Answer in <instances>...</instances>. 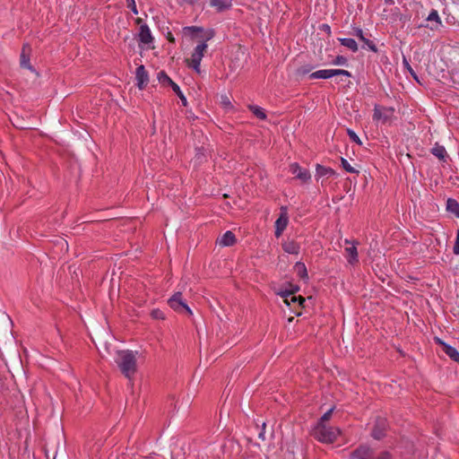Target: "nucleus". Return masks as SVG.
Segmentation results:
<instances>
[{
  "label": "nucleus",
  "mask_w": 459,
  "mask_h": 459,
  "mask_svg": "<svg viewBox=\"0 0 459 459\" xmlns=\"http://www.w3.org/2000/svg\"><path fill=\"white\" fill-rule=\"evenodd\" d=\"M347 134H348V135H349L350 139H351L352 142L356 143H357V144H359V145H361V144H362V143H361V141H360L359 137L356 134V133H355L354 131H352L351 129H348V130H347Z\"/></svg>",
  "instance_id": "nucleus-31"
},
{
  "label": "nucleus",
  "mask_w": 459,
  "mask_h": 459,
  "mask_svg": "<svg viewBox=\"0 0 459 459\" xmlns=\"http://www.w3.org/2000/svg\"><path fill=\"white\" fill-rule=\"evenodd\" d=\"M171 88H172L173 91L177 94V96L180 99V100L182 102V105L184 107H186L187 106L186 98L185 97V95L181 91L179 86L177 83H175L174 85H172Z\"/></svg>",
  "instance_id": "nucleus-27"
},
{
  "label": "nucleus",
  "mask_w": 459,
  "mask_h": 459,
  "mask_svg": "<svg viewBox=\"0 0 459 459\" xmlns=\"http://www.w3.org/2000/svg\"><path fill=\"white\" fill-rule=\"evenodd\" d=\"M151 316L153 319H164L165 318L164 313L158 308L152 309L151 312Z\"/></svg>",
  "instance_id": "nucleus-36"
},
{
  "label": "nucleus",
  "mask_w": 459,
  "mask_h": 459,
  "mask_svg": "<svg viewBox=\"0 0 459 459\" xmlns=\"http://www.w3.org/2000/svg\"><path fill=\"white\" fill-rule=\"evenodd\" d=\"M309 78L314 79H329L331 78V69L318 70L309 74Z\"/></svg>",
  "instance_id": "nucleus-22"
},
{
  "label": "nucleus",
  "mask_w": 459,
  "mask_h": 459,
  "mask_svg": "<svg viewBox=\"0 0 459 459\" xmlns=\"http://www.w3.org/2000/svg\"><path fill=\"white\" fill-rule=\"evenodd\" d=\"M443 351L454 361L459 363V352L451 345H445Z\"/></svg>",
  "instance_id": "nucleus-21"
},
{
  "label": "nucleus",
  "mask_w": 459,
  "mask_h": 459,
  "mask_svg": "<svg viewBox=\"0 0 459 459\" xmlns=\"http://www.w3.org/2000/svg\"><path fill=\"white\" fill-rule=\"evenodd\" d=\"M289 222V217L287 212V207L282 206L281 208V213L279 218L275 221V237L279 238L284 230L287 228Z\"/></svg>",
  "instance_id": "nucleus-6"
},
{
  "label": "nucleus",
  "mask_w": 459,
  "mask_h": 459,
  "mask_svg": "<svg viewBox=\"0 0 459 459\" xmlns=\"http://www.w3.org/2000/svg\"><path fill=\"white\" fill-rule=\"evenodd\" d=\"M353 35L364 43L362 46L363 48H368L369 50L375 53L378 51L377 45L372 40L367 39L364 36V32L360 28H353Z\"/></svg>",
  "instance_id": "nucleus-9"
},
{
  "label": "nucleus",
  "mask_w": 459,
  "mask_h": 459,
  "mask_svg": "<svg viewBox=\"0 0 459 459\" xmlns=\"http://www.w3.org/2000/svg\"><path fill=\"white\" fill-rule=\"evenodd\" d=\"M294 270H295L297 275L299 276L301 279H303V280L308 279L307 267L304 263L297 262L294 265Z\"/></svg>",
  "instance_id": "nucleus-20"
},
{
  "label": "nucleus",
  "mask_w": 459,
  "mask_h": 459,
  "mask_svg": "<svg viewBox=\"0 0 459 459\" xmlns=\"http://www.w3.org/2000/svg\"><path fill=\"white\" fill-rule=\"evenodd\" d=\"M122 374L131 380L137 371L136 357L133 351H120L116 360Z\"/></svg>",
  "instance_id": "nucleus-1"
},
{
  "label": "nucleus",
  "mask_w": 459,
  "mask_h": 459,
  "mask_svg": "<svg viewBox=\"0 0 459 459\" xmlns=\"http://www.w3.org/2000/svg\"><path fill=\"white\" fill-rule=\"evenodd\" d=\"M446 210L459 218V203L456 200L448 198L446 201Z\"/></svg>",
  "instance_id": "nucleus-19"
},
{
  "label": "nucleus",
  "mask_w": 459,
  "mask_h": 459,
  "mask_svg": "<svg viewBox=\"0 0 459 459\" xmlns=\"http://www.w3.org/2000/svg\"><path fill=\"white\" fill-rule=\"evenodd\" d=\"M135 79L137 81L136 85L140 90H143L147 86L149 82V74L145 70L144 65H141L136 68Z\"/></svg>",
  "instance_id": "nucleus-8"
},
{
  "label": "nucleus",
  "mask_w": 459,
  "mask_h": 459,
  "mask_svg": "<svg viewBox=\"0 0 459 459\" xmlns=\"http://www.w3.org/2000/svg\"><path fill=\"white\" fill-rule=\"evenodd\" d=\"M321 30L327 32L328 34L331 32V29L328 24H322Z\"/></svg>",
  "instance_id": "nucleus-45"
},
{
  "label": "nucleus",
  "mask_w": 459,
  "mask_h": 459,
  "mask_svg": "<svg viewBox=\"0 0 459 459\" xmlns=\"http://www.w3.org/2000/svg\"><path fill=\"white\" fill-rule=\"evenodd\" d=\"M290 298V299H289L290 304L291 302L292 303H297L298 302V297L297 296L291 295Z\"/></svg>",
  "instance_id": "nucleus-47"
},
{
  "label": "nucleus",
  "mask_w": 459,
  "mask_h": 459,
  "mask_svg": "<svg viewBox=\"0 0 459 459\" xmlns=\"http://www.w3.org/2000/svg\"><path fill=\"white\" fill-rule=\"evenodd\" d=\"M184 30H188V31H190L192 33H195V32L202 31L203 28L197 27V26H189V27H186Z\"/></svg>",
  "instance_id": "nucleus-41"
},
{
  "label": "nucleus",
  "mask_w": 459,
  "mask_h": 459,
  "mask_svg": "<svg viewBox=\"0 0 459 459\" xmlns=\"http://www.w3.org/2000/svg\"><path fill=\"white\" fill-rule=\"evenodd\" d=\"M343 75L346 77H351V74L343 69H331V78L333 76Z\"/></svg>",
  "instance_id": "nucleus-29"
},
{
  "label": "nucleus",
  "mask_w": 459,
  "mask_h": 459,
  "mask_svg": "<svg viewBox=\"0 0 459 459\" xmlns=\"http://www.w3.org/2000/svg\"><path fill=\"white\" fill-rule=\"evenodd\" d=\"M453 252L455 255H459V230L457 231V236L453 247Z\"/></svg>",
  "instance_id": "nucleus-40"
},
{
  "label": "nucleus",
  "mask_w": 459,
  "mask_h": 459,
  "mask_svg": "<svg viewBox=\"0 0 459 459\" xmlns=\"http://www.w3.org/2000/svg\"><path fill=\"white\" fill-rule=\"evenodd\" d=\"M306 299L302 296L298 297V303L299 306L303 307V304L305 303Z\"/></svg>",
  "instance_id": "nucleus-46"
},
{
  "label": "nucleus",
  "mask_w": 459,
  "mask_h": 459,
  "mask_svg": "<svg viewBox=\"0 0 459 459\" xmlns=\"http://www.w3.org/2000/svg\"><path fill=\"white\" fill-rule=\"evenodd\" d=\"M282 249L288 253V254H291V255H298L299 253V250H300V246L298 242H296L295 240H286L284 241L282 244Z\"/></svg>",
  "instance_id": "nucleus-13"
},
{
  "label": "nucleus",
  "mask_w": 459,
  "mask_h": 459,
  "mask_svg": "<svg viewBox=\"0 0 459 459\" xmlns=\"http://www.w3.org/2000/svg\"><path fill=\"white\" fill-rule=\"evenodd\" d=\"M345 252L347 253V259L350 264H353L359 261L356 246L352 245L351 247H346Z\"/></svg>",
  "instance_id": "nucleus-18"
},
{
  "label": "nucleus",
  "mask_w": 459,
  "mask_h": 459,
  "mask_svg": "<svg viewBox=\"0 0 459 459\" xmlns=\"http://www.w3.org/2000/svg\"><path fill=\"white\" fill-rule=\"evenodd\" d=\"M182 314H186L188 316H191L192 315V310L190 309V307L185 304V307L182 308V311H181Z\"/></svg>",
  "instance_id": "nucleus-42"
},
{
  "label": "nucleus",
  "mask_w": 459,
  "mask_h": 459,
  "mask_svg": "<svg viewBox=\"0 0 459 459\" xmlns=\"http://www.w3.org/2000/svg\"><path fill=\"white\" fill-rule=\"evenodd\" d=\"M236 237L233 232L230 230L226 231L221 239L219 240V244L222 247H230L236 243Z\"/></svg>",
  "instance_id": "nucleus-14"
},
{
  "label": "nucleus",
  "mask_w": 459,
  "mask_h": 459,
  "mask_svg": "<svg viewBox=\"0 0 459 459\" xmlns=\"http://www.w3.org/2000/svg\"><path fill=\"white\" fill-rule=\"evenodd\" d=\"M403 65H404V67L407 69V71L411 74V75L416 80L419 82V79H418V76L416 74V73L414 72V70L411 68V66L410 65V64L408 63V61L403 58Z\"/></svg>",
  "instance_id": "nucleus-37"
},
{
  "label": "nucleus",
  "mask_w": 459,
  "mask_h": 459,
  "mask_svg": "<svg viewBox=\"0 0 459 459\" xmlns=\"http://www.w3.org/2000/svg\"><path fill=\"white\" fill-rule=\"evenodd\" d=\"M204 57L203 55H198L196 53H193L191 56V63H201L202 58Z\"/></svg>",
  "instance_id": "nucleus-39"
},
{
  "label": "nucleus",
  "mask_w": 459,
  "mask_h": 459,
  "mask_svg": "<svg viewBox=\"0 0 459 459\" xmlns=\"http://www.w3.org/2000/svg\"><path fill=\"white\" fill-rule=\"evenodd\" d=\"M428 21H435L437 22L438 24L441 23V21H440V18H439V15L437 13V12L436 10H432L430 12V13L429 14L428 18H427Z\"/></svg>",
  "instance_id": "nucleus-35"
},
{
  "label": "nucleus",
  "mask_w": 459,
  "mask_h": 459,
  "mask_svg": "<svg viewBox=\"0 0 459 459\" xmlns=\"http://www.w3.org/2000/svg\"><path fill=\"white\" fill-rule=\"evenodd\" d=\"M430 152L443 161H446V159L448 157L446 148L443 145H439L437 143L430 150Z\"/></svg>",
  "instance_id": "nucleus-15"
},
{
  "label": "nucleus",
  "mask_w": 459,
  "mask_h": 459,
  "mask_svg": "<svg viewBox=\"0 0 459 459\" xmlns=\"http://www.w3.org/2000/svg\"><path fill=\"white\" fill-rule=\"evenodd\" d=\"M339 41L341 42V44L342 46L350 48L352 52H357L359 49L358 44L353 39L342 38V39H339Z\"/></svg>",
  "instance_id": "nucleus-23"
},
{
  "label": "nucleus",
  "mask_w": 459,
  "mask_h": 459,
  "mask_svg": "<svg viewBox=\"0 0 459 459\" xmlns=\"http://www.w3.org/2000/svg\"><path fill=\"white\" fill-rule=\"evenodd\" d=\"M207 48V44L205 43V41L202 42L201 44H198L195 49H194V52L193 53H196L198 55H203L204 56V51L206 50Z\"/></svg>",
  "instance_id": "nucleus-33"
},
{
  "label": "nucleus",
  "mask_w": 459,
  "mask_h": 459,
  "mask_svg": "<svg viewBox=\"0 0 459 459\" xmlns=\"http://www.w3.org/2000/svg\"><path fill=\"white\" fill-rule=\"evenodd\" d=\"M30 50V49L28 46H23V48L22 49L21 56H20V65L22 68H26V69H29V70L34 72L35 70L33 69V67L31 66V65L30 63V56H29Z\"/></svg>",
  "instance_id": "nucleus-12"
},
{
  "label": "nucleus",
  "mask_w": 459,
  "mask_h": 459,
  "mask_svg": "<svg viewBox=\"0 0 459 459\" xmlns=\"http://www.w3.org/2000/svg\"><path fill=\"white\" fill-rule=\"evenodd\" d=\"M347 58L343 56H337L335 59L332 62L333 65H347Z\"/></svg>",
  "instance_id": "nucleus-34"
},
{
  "label": "nucleus",
  "mask_w": 459,
  "mask_h": 459,
  "mask_svg": "<svg viewBox=\"0 0 459 459\" xmlns=\"http://www.w3.org/2000/svg\"><path fill=\"white\" fill-rule=\"evenodd\" d=\"M248 109L259 119L265 120L266 119V114L264 112V109L261 107L255 106V105H249Z\"/></svg>",
  "instance_id": "nucleus-26"
},
{
  "label": "nucleus",
  "mask_w": 459,
  "mask_h": 459,
  "mask_svg": "<svg viewBox=\"0 0 459 459\" xmlns=\"http://www.w3.org/2000/svg\"><path fill=\"white\" fill-rule=\"evenodd\" d=\"M210 4L216 7L218 11L229 9L232 5L231 0H210Z\"/></svg>",
  "instance_id": "nucleus-16"
},
{
  "label": "nucleus",
  "mask_w": 459,
  "mask_h": 459,
  "mask_svg": "<svg viewBox=\"0 0 459 459\" xmlns=\"http://www.w3.org/2000/svg\"><path fill=\"white\" fill-rule=\"evenodd\" d=\"M387 426L388 424L386 419L383 417H377L375 420V424L371 431L372 437L377 440L382 439L386 434Z\"/></svg>",
  "instance_id": "nucleus-4"
},
{
  "label": "nucleus",
  "mask_w": 459,
  "mask_h": 459,
  "mask_svg": "<svg viewBox=\"0 0 459 459\" xmlns=\"http://www.w3.org/2000/svg\"><path fill=\"white\" fill-rule=\"evenodd\" d=\"M333 410H334V407H332L326 412H325L323 414V416L319 419L317 423H322L323 425H325L326 421L330 420V418H331V416L333 414Z\"/></svg>",
  "instance_id": "nucleus-30"
},
{
  "label": "nucleus",
  "mask_w": 459,
  "mask_h": 459,
  "mask_svg": "<svg viewBox=\"0 0 459 459\" xmlns=\"http://www.w3.org/2000/svg\"><path fill=\"white\" fill-rule=\"evenodd\" d=\"M291 174L299 179L302 183H307L311 178V174L308 169L301 168L298 163H292L290 166Z\"/></svg>",
  "instance_id": "nucleus-7"
},
{
  "label": "nucleus",
  "mask_w": 459,
  "mask_h": 459,
  "mask_svg": "<svg viewBox=\"0 0 459 459\" xmlns=\"http://www.w3.org/2000/svg\"><path fill=\"white\" fill-rule=\"evenodd\" d=\"M258 437L264 440V431L260 432L258 435Z\"/></svg>",
  "instance_id": "nucleus-49"
},
{
  "label": "nucleus",
  "mask_w": 459,
  "mask_h": 459,
  "mask_svg": "<svg viewBox=\"0 0 459 459\" xmlns=\"http://www.w3.org/2000/svg\"><path fill=\"white\" fill-rule=\"evenodd\" d=\"M290 290H281L279 294L284 299V301L285 303L290 306V302H289V297H290L291 295H293L295 292L299 291V287L297 286V285H290Z\"/></svg>",
  "instance_id": "nucleus-24"
},
{
  "label": "nucleus",
  "mask_w": 459,
  "mask_h": 459,
  "mask_svg": "<svg viewBox=\"0 0 459 459\" xmlns=\"http://www.w3.org/2000/svg\"><path fill=\"white\" fill-rule=\"evenodd\" d=\"M157 79L160 83L162 85H169L172 87L176 82H174L170 77L166 74L165 71H160L158 73Z\"/></svg>",
  "instance_id": "nucleus-25"
},
{
  "label": "nucleus",
  "mask_w": 459,
  "mask_h": 459,
  "mask_svg": "<svg viewBox=\"0 0 459 459\" xmlns=\"http://www.w3.org/2000/svg\"><path fill=\"white\" fill-rule=\"evenodd\" d=\"M385 2L387 4H393L394 2V0H385Z\"/></svg>",
  "instance_id": "nucleus-50"
},
{
  "label": "nucleus",
  "mask_w": 459,
  "mask_h": 459,
  "mask_svg": "<svg viewBox=\"0 0 459 459\" xmlns=\"http://www.w3.org/2000/svg\"><path fill=\"white\" fill-rule=\"evenodd\" d=\"M138 36L139 41L145 45L152 43L153 40L150 28L147 24H143L140 26V31Z\"/></svg>",
  "instance_id": "nucleus-11"
},
{
  "label": "nucleus",
  "mask_w": 459,
  "mask_h": 459,
  "mask_svg": "<svg viewBox=\"0 0 459 459\" xmlns=\"http://www.w3.org/2000/svg\"><path fill=\"white\" fill-rule=\"evenodd\" d=\"M349 459H393V455L388 451H377L368 446L360 445L351 452Z\"/></svg>",
  "instance_id": "nucleus-2"
},
{
  "label": "nucleus",
  "mask_w": 459,
  "mask_h": 459,
  "mask_svg": "<svg viewBox=\"0 0 459 459\" xmlns=\"http://www.w3.org/2000/svg\"><path fill=\"white\" fill-rule=\"evenodd\" d=\"M127 7L134 13H138V10L134 0H126Z\"/></svg>",
  "instance_id": "nucleus-38"
},
{
  "label": "nucleus",
  "mask_w": 459,
  "mask_h": 459,
  "mask_svg": "<svg viewBox=\"0 0 459 459\" xmlns=\"http://www.w3.org/2000/svg\"><path fill=\"white\" fill-rule=\"evenodd\" d=\"M169 307L175 311L181 313L182 308L185 307V302L181 292H176L169 300Z\"/></svg>",
  "instance_id": "nucleus-10"
},
{
  "label": "nucleus",
  "mask_w": 459,
  "mask_h": 459,
  "mask_svg": "<svg viewBox=\"0 0 459 459\" xmlns=\"http://www.w3.org/2000/svg\"><path fill=\"white\" fill-rule=\"evenodd\" d=\"M214 36L213 30H211L205 40L211 39Z\"/></svg>",
  "instance_id": "nucleus-48"
},
{
  "label": "nucleus",
  "mask_w": 459,
  "mask_h": 459,
  "mask_svg": "<svg viewBox=\"0 0 459 459\" xmlns=\"http://www.w3.org/2000/svg\"><path fill=\"white\" fill-rule=\"evenodd\" d=\"M200 64L199 62L197 63H191L190 64V66L193 67L197 73H200Z\"/></svg>",
  "instance_id": "nucleus-43"
},
{
  "label": "nucleus",
  "mask_w": 459,
  "mask_h": 459,
  "mask_svg": "<svg viewBox=\"0 0 459 459\" xmlns=\"http://www.w3.org/2000/svg\"><path fill=\"white\" fill-rule=\"evenodd\" d=\"M313 68L314 67L312 65H303V66H300L297 70V74H299V75H305V74L310 73L313 70Z\"/></svg>",
  "instance_id": "nucleus-32"
},
{
  "label": "nucleus",
  "mask_w": 459,
  "mask_h": 459,
  "mask_svg": "<svg viewBox=\"0 0 459 459\" xmlns=\"http://www.w3.org/2000/svg\"><path fill=\"white\" fill-rule=\"evenodd\" d=\"M334 175H335V171L333 169L322 166L320 164L316 165V177H324V176L331 177V176H334Z\"/></svg>",
  "instance_id": "nucleus-17"
},
{
  "label": "nucleus",
  "mask_w": 459,
  "mask_h": 459,
  "mask_svg": "<svg viewBox=\"0 0 459 459\" xmlns=\"http://www.w3.org/2000/svg\"><path fill=\"white\" fill-rule=\"evenodd\" d=\"M342 167L349 173L359 174V170L350 165V163L344 158L341 159Z\"/></svg>",
  "instance_id": "nucleus-28"
},
{
  "label": "nucleus",
  "mask_w": 459,
  "mask_h": 459,
  "mask_svg": "<svg viewBox=\"0 0 459 459\" xmlns=\"http://www.w3.org/2000/svg\"><path fill=\"white\" fill-rule=\"evenodd\" d=\"M339 434V429L322 423H317L311 430V436L321 443H333Z\"/></svg>",
  "instance_id": "nucleus-3"
},
{
  "label": "nucleus",
  "mask_w": 459,
  "mask_h": 459,
  "mask_svg": "<svg viewBox=\"0 0 459 459\" xmlns=\"http://www.w3.org/2000/svg\"><path fill=\"white\" fill-rule=\"evenodd\" d=\"M394 109L393 108H385L376 106L374 108L373 119L382 120L383 123H386L391 120L394 116Z\"/></svg>",
  "instance_id": "nucleus-5"
},
{
  "label": "nucleus",
  "mask_w": 459,
  "mask_h": 459,
  "mask_svg": "<svg viewBox=\"0 0 459 459\" xmlns=\"http://www.w3.org/2000/svg\"><path fill=\"white\" fill-rule=\"evenodd\" d=\"M435 341L437 344H439L442 347V351L445 349V345H448L447 343H446L445 342H443L441 339H439L437 337L435 338Z\"/></svg>",
  "instance_id": "nucleus-44"
}]
</instances>
